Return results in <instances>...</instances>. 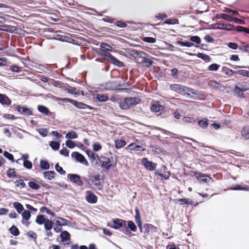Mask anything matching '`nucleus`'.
<instances>
[{
    "label": "nucleus",
    "mask_w": 249,
    "mask_h": 249,
    "mask_svg": "<svg viewBox=\"0 0 249 249\" xmlns=\"http://www.w3.org/2000/svg\"><path fill=\"white\" fill-rule=\"evenodd\" d=\"M61 242L65 245H68L70 243V234L66 231H63L60 234Z\"/></svg>",
    "instance_id": "6e6552de"
},
{
    "label": "nucleus",
    "mask_w": 249,
    "mask_h": 249,
    "mask_svg": "<svg viewBox=\"0 0 249 249\" xmlns=\"http://www.w3.org/2000/svg\"><path fill=\"white\" fill-rule=\"evenodd\" d=\"M183 121L185 123H195L196 122V120L193 117H184L183 118Z\"/></svg>",
    "instance_id": "e2e57ef3"
},
{
    "label": "nucleus",
    "mask_w": 249,
    "mask_h": 249,
    "mask_svg": "<svg viewBox=\"0 0 249 249\" xmlns=\"http://www.w3.org/2000/svg\"><path fill=\"white\" fill-rule=\"evenodd\" d=\"M23 165L25 168L28 169H31L33 166L32 163L28 160L23 161Z\"/></svg>",
    "instance_id": "052dcab7"
},
{
    "label": "nucleus",
    "mask_w": 249,
    "mask_h": 249,
    "mask_svg": "<svg viewBox=\"0 0 249 249\" xmlns=\"http://www.w3.org/2000/svg\"><path fill=\"white\" fill-rule=\"evenodd\" d=\"M100 176L99 174H97L91 176L90 179V181H91L95 186H97L99 189H101V188Z\"/></svg>",
    "instance_id": "2eb2a0df"
},
{
    "label": "nucleus",
    "mask_w": 249,
    "mask_h": 249,
    "mask_svg": "<svg viewBox=\"0 0 249 249\" xmlns=\"http://www.w3.org/2000/svg\"><path fill=\"white\" fill-rule=\"evenodd\" d=\"M47 219L45 218V215L41 214L37 216L36 222L38 225H42L44 224Z\"/></svg>",
    "instance_id": "c85d7f7f"
},
{
    "label": "nucleus",
    "mask_w": 249,
    "mask_h": 249,
    "mask_svg": "<svg viewBox=\"0 0 249 249\" xmlns=\"http://www.w3.org/2000/svg\"><path fill=\"white\" fill-rule=\"evenodd\" d=\"M170 89L171 90L189 98H192V96L190 94L191 93L196 94L193 89L179 84L171 85Z\"/></svg>",
    "instance_id": "f257e3e1"
},
{
    "label": "nucleus",
    "mask_w": 249,
    "mask_h": 249,
    "mask_svg": "<svg viewBox=\"0 0 249 249\" xmlns=\"http://www.w3.org/2000/svg\"><path fill=\"white\" fill-rule=\"evenodd\" d=\"M7 176L9 178H17V174L15 172V169L10 168L7 171Z\"/></svg>",
    "instance_id": "58836bf2"
},
{
    "label": "nucleus",
    "mask_w": 249,
    "mask_h": 249,
    "mask_svg": "<svg viewBox=\"0 0 249 249\" xmlns=\"http://www.w3.org/2000/svg\"><path fill=\"white\" fill-rule=\"evenodd\" d=\"M220 18L229 21H233V17L229 16L226 14H222L220 15Z\"/></svg>",
    "instance_id": "bf43d9fd"
},
{
    "label": "nucleus",
    "mask_w": 249,
    "mask_h": 249,
    "mask_svg": "<svg viewBox=\"0 0 249 249\" xmlns=\"http://www.w3.org/2000/svg\"><path fill=\"white\" fill-rule=\"evenodd\" d=\"M241 133L243 136L245 137L247 139L249 138V127L246 126L242 130Z\"/></svg>",
    "instance_id": "09e8293b"
},
{
    "label": "nucleus",
    "mask_w": 249,
    "mask_h": 249,
    "mask_svg": "<svg viewBox=\"0 0 249 249\" xmlns=\"http://www.w3.org/2000/svg\"><path fill=\"white\" fill-rule=\"evenodd\" d=\"M220 66L217 64L213 63L211 65H210L208 69L209 71H216L218 70Z\"/></svg>",
    "instance_id": "6e6d98bb"
},
{
    "label": "nucleus",
    "mask_w": 249,
    "mask_h": 249,
    "mask_svg": "<svg viewBox=\"0 0 249 249\" xmlns=\"http://www.w3.org/2000/svg\"><path fill=\"white\" fill-rule=\"evenodd\" d=\"M40 167L42 170H48L50 169L49 163L45 160H40Z\"/></svg>",
    "instance_id": "bb28decb"
},
{
    "label": "nucleus",
    "mask_w": 249,
    "mask_h": 249,
    "mask_svg": "<svg viewBox=\"0 0 249 249\" xmlns=\"http://www.w3.org/2000/svg\"><path fill=\"white\" fill-rule=\"evenodd\" d=\"M230 189L231 190H241L249 192V186L248 185L243 184H236L233 187H231Z\"/></svg>",
    "instance_id": "f3484780"
},
{
    "label": "nucleus",
    "mask_w": 249,
    "mask_h": 249,
    "mask_svg": "<svg viewBox=\"0 0 249 249\" xmlns=\"http://www.w3.org/2000/svg\"><path fill=\"white\" fill-rule=\"evenodd\" d=\"M68 178L71 182L76 184L77 186H82L83 185V182L81 179L80 176L78 175L69 174L68 175Z\"/></svg>",
    "instance_id": "39448f33"
},
{
    "label": "nucleus",
    "mask_w": 249,
    "mask_h": 249,
    "mask_svg": "<svg viewBox=\"0 0 249 249\" xmlns=\"http://www.w3.org/2000/svg\"><path fill=\"white\" fill-rule=\"evenodd\" d=\"M140 99L137 97L125 98L124 101L119 103V106L122 109H127L131 106L139 103Z\"/></svg>",
    "instance_id": "f03ea898"
},
{
    "label": "nucleus",
    "mask_w": 249,
    "mask_h": 249,
    "mask_svg": "<svg viewBox=\"0 0 249 249\" xmlns=\"http://www.w3.org/2000/svg\"><path fill=\"white\" fill-rule=\"evenodd\" d=\"M37 109L39 112L45 114L47 116H50L51 112L48 107L42 105H39L37 107Z\"/></svg>",
    "instance_id": "4be33fe9"
},
{
    "label": "nucleus",
    "mask_w": 249,
    "mask_h": 249,
    "mask_svg": "<svg viewBox=\"0 0 249 249\" xmlns=\"http://www.w3.org/2000/svg\"><path fill=\"white\" fill-rule=\"evenodd\" d=\"M88 195L86 196V199L89 203L94 204L97 202V197L92 192L87 191Z\"/></svg>",
    "instance_id": "ddd939ff"
},
{
    "label": "nucleus",
    "mask_w": 249,
    "mask_h": 249,
    "mask_svg": "<svg viewBox=\"0 0 249 249\" xmlns=\"http://www.w3.org/2000/svg\"><path fill=\"white\" fill-rule=\"evenodd\" d=\"M0 103L9 106L11 104V101L6 95L0 94Z\"/></svg>",
    "instance_id": "6ab92c4d"
},
{
    "label": "nucleus",
    "mask_w": 249,
    "mask_h": 249,
    "mask_svg": "<svg viewBox=\"0 0 249 249\" xmlns=\"http://www.w3.org/2000/svg\"><path fill=\"white\" fill-rule=\"evenodd\" d=\"M127 227L126 228L127 229H129L131 231L135 232L137 230V227L135 225L134 222L132 221H127Z\"/></svg>",
    "instance_id": "a878e982"
},
{
    "label": "nucleus",
    "mask_w": 249,
    "mask_h": 249,
    "mask_svg": "<svg viewBox=\"0 0 249 249\" xmlns=\"http://www.w3.org/2000/svg\"><path fill=\"white\" fill-rule=\"evenodd\" d=\"M1 28H0V31L3 32L14 33L17 30L16 27L12 25L4 24L1 26Z\"/></svg>",
    "instance_id": "dca6fc26"
},
{
    "label": "nucleus",
    "mask_w": 249,
    "mask_h": 249,
    "mask_svg": "<svg viewBox=\"0 0 249 249\" xmlns=\"http://www.w3.org/2000/svg\"><path fill=\"white\" fill-rule=\"evenodd\" d=\"M227 46L233 50H236L238 48V44L234 42L228 43Z\"/></svg>",
    "instance_id": "774afa93"
},
{
    "label": "nucleus",
    "mask_w": 249,
    "mask_h": 249,
    "mask_svg": "<svg viewBox=\"0 0 249 249\" xmlns=\"http://www.w3.org/2000/svg\"><path fill=\"white\" fill-rule=\"evenodd\" d=\"M163 106L160 105L158 102L153 104L151 106V110L152 112H158L163 109Z\"/></svg>",
    "instance_id": "aec40b11"
},
{
    "label": "nucleus",
    "mask_w": 249,
    "mask_h": 249,
    "mask_svg": "<svg viewBox=\"0 0 249 249\" xmlns=\"http://www.w3.org/2000/svg\"><path fill=\"white\" fill-rule=\"evenodd\" d=\"M115 147L117 149H120L126 144V142L124 140H118L115 142Z\"/></svg>",
    "instance_id": "473e14b6"
},
{
    "label": "nucleus",
    "mask_w": 249,
    "mask_h": 249,
    "mask_svg": "<svg viewBox=\"0 0 249 249\" xmlns=\"http://www.w3.org/2000/svg\"><path fill=\"white\" fill-rule=\"evenodd\" d=\"M55 169L56 171L59 173L60 175H64L66 174V172L63 170L62 167L59 166L58 163H57L55 165Z\"/></svg>",
    "instance_id": "de8ad7c7"
},
{
    "label": "nucleus",
    "mask_w": 249,
    "mask_h": 249,
    "mask_svg": "<svg viewBox=\"0 0 249 249\" xmlns=\"http://www.w3.org/2000/svg\"><path fill=\"white\" fill-rule=\"evenodd\" d=\"M126 221L119 218H114L112 219V223L108 224V226L110 227L115 229L118 230L123 227H125V231L124 232V233L128 232V230L126 227Z\"/></svg>",
    "instance_id": "7ed1b4c3"
},
{
    "label": "nucleus",
    "mask_w": 249,
    "mask_h": 249,
    "mask_svg": "<svg viewBox=\"0 0 249 249\" xmlns=\"http://www.w3.org/2000/svg\"><path fill=\"white\" fill-rule=\"evenodd\" d=\"M164 24L170 25V24H178V19L176 18L168 19L164 22Z\"/></svg>",
    "instance_id": "864d4df0"
},
{
    "label": "nucleus",
    "mask_w": 249,
    "mask_h": 249,
    "mask_svg": "<svg viewBox=\"0 0 249 249\" xmlns=\"http://www.w3.org/2000/svg\"><path fill=\"white\" fill-rule=\"evenodd\" d=\"M178 201L181 202V204L193 205V202L189 198H180Z\"/></svg>",
    "instance_id": "37998d69"
},
{
    "label": "nucleus",
    "mask_w": 249,
    "mask_h": 249,
    "mask_svg": "<svg viewBox=\"0 0 249 249\" xmlns=\"http://www.w3.org/2000/svg\"><path fill=\"white\" fill-rule=\"evenodd\" d=\"M239 85L240 86H238V85H236L235 86V90H238L239 91L243 92L247 91L249 89V88L247 87V86L244 83L239 84Z\"/></svg>",
    "instance_id": "cd10ccee"
},
{
    "label": "nucleus",
    "mask_w": 249,
    "mask_h": 249,
    "mask_svg": "<svg viewBox=\"0 0 249 249\" xmlns=\"http://www.w3.org/2000/svg\"><path fill=\"white\" fill-rule=\"evenodd\" d=\"M128 148L130 150H135L137 149L139 151H143L144 149H142V147L141 145H137L135 143H131L128 146Z\"/></svg>",
    "instance_id": "a19ab883"
},
{
    "label": "nucleus",
    "mask_w": 249,
    "mask_h": 249,
    "mask_svg": "<svg viewBox=\"0 0 249 249\" xmlns=\"http://www.w3.org/2000/svg\"><path fill=\"white\" fill-rule=\"evenodd\" d=\"M135 213H136V214L135 216V219L136 223L142 222L139 210H138V208H136L135 210Z\"/></svg>",
    "instance_id": "5fc2aeb1"
},
{
    "label": "nucleus",
    "mask_w": 249,
    "mask_h": 249,
    "mask_svg": "<svg viewBox=\"0 0 249 249\" xmlns=\"http://www.w3.org/2000/svg\"><path fill=\"white\" fill-rule=\"evenodd\" d=\"M105 56L108 58L109 60L111 61V63L114 65L118 66L119 67H122L124 66L123 62L120 61L119 60L117 59L114 56H113L110 53H107L105 54Z\"/></svg>",
    "instance_id": "f8f14e48"
},
{
    "label": "nucleus",
    "mask_w": 249,
    "mask_h": 249,
    "mask_svg": "<svg viewBox=\"0 0 249 249\" xmlns=\"http://www.w3.org/2000/svg\"><path fill=\"white\" fill-rule=\"evenodd\" d=\"M142 163L146 169L150 171L155 170L157 167L156 163L148 160L146 158L142 159Z\"/></svg>",
    "instance_id": "0eeeda50"
},
{
    "label": "nucleus",
    "mask_w": 249,
    "mask_h": 249,
    "mask_svg": "<svg viewBox=\"0 0 249 249\" xmlns=\"http://www.w3.org/2000/svg\"><path fill=\"white\" fill-rule=\"evenodd\" d=\"M3 156L9 160H14V159L13 155L12 154L8 152L7 151H4L3 152Z\"/></svg>",
    "instance_id": "680f3d73"
},
{
    "label": "nucleus",
    "mask_w": 249,
    "mask_h": 249,
    "mask_svg": "<svg viewBox=\"0 0 249 249\" xmlns=\"http://www.w3.org/2000/svg\"><path fill=\"white\" fill-rule=\"evenodd\" d=\"M195 176L200 182L207 183L210 180H212V178L200 172H196Z\"/></svg>",
    "instance_id": "9b49d317"
},
{
    "label": "nucleus",
    "mask_w": 249,
    "mask_h": 249,
    "mask_svg": "<svg viewBox=\"0 0 249 249\" xmlns=\"http://www.w3.org/2000/svg\"><path fill=\"white\" fill-rule=\"evenodd\" d=\"M93 158H90V160L93 164L96 166L99 165L100 162H101V160L99 157V156L97 154H94V156L93 157Z\"/></svg>",
    "instance_id": "7c9ffc66"
},
{
    "label": "nucleus",
    "mask_w": 249,
    "mask_h": 249,
    "mask_svg": "<svg viewBox=\"0 0 249 249\" xmlns=\"http://www.w3.org/2000/svg\"><path fill=\"white\" fill-rule=\"evenodd\" d=\"M93 150L94 151L97 152L100 150L102 148L101 144L98 142L94 143L93 145Z\"/></svg>",
    "instance_id": "0e129e2a"
},
{
    "label": "nucleus",
    "mask_w": 249,
    "mask_h": 249,
    "mask_svg": "<svg viewBox=\"0 0 249 249\" xmlns=\"http://www.w3.org/2000/svg\"><path fill=\"white\" fill-rule=\"evenodd\" d=\"M190 40L191 41L195 42L198 45L200 44L201 41L200 37L197 36H191L190 38Z\"/></svg>",
    "instance_id": "49530a36"
},
{
    "label": "nucleus",
    "mask_w": 249,
    "mask_h": 249,
    "mask_svg": "<svg viewBox=\"0 0 249 249\" xmlns=\"http://www.w3.org/2000/svg\"><path fill=\"white\" fill-rule=\"evenodd\" d=\"M142 40L145 42L154 43L156 42V38L152 37H144Z\"/></svg>",
    "instance_id": "603ef678"
},
{
    "label": "nucleus",
    "mask_w": 249,
    "mask_h": 249,
    "mask_svg": "<svg viewBox=\"0 0 249 249\" xmlns=\"http://www.w3.org/2000/svg\"><path fill=\"white\" fill-rule=\"evenodd\" d=\"M97 100L100 102H104L108 100L107 95L102 94H98L96 95Z\"/></svg>",
    "instance_id": "c756f323"
},
{
    "label": "nucleus",
    "mask_w": 249,
    "mask_h": 249,
    "mask_svg": "<svg viewBox=\"0 0 249 249\" xmlns=\"http://www.w3.org/2000/svg\"><path fill=\"white\" fill-rule=\"evenodd\" d=\"M198 125L202 128H206L209 125V120L207 118L198 121Z\"/></svg>",
    "instance_id": "393cba45"
},
{
    "label": "nucleus",
    "mask_w": 249,
    "mask_h": 249,
    "mask_svg": "<svg viewBox=\"0 0 249 249\" xmlns=\"http://www.w3.org/2000/svg\"><path fill=\"white\" fill-rule=\"evenodd\" d=\"M16 187L23 188L25 187L26 184L22 179H18L15 181Z\"/></svg>",
    "instance_id": "a18cd8bd"
},
{
    "label": "nucleus",
    "mask_w": 249,
    "mask_h": 249,
    "mask_svg": "<svg viewBox=\"0 0 249 249\" xmlns=\"http://www.w3.org/2000/svg\"><path fill=\"white\" fill-rule=\"evenodd\" d=\"M235 74H239L243 76L249 77V71L245 70H240L235 71Z\"/></svg>",
    "instance_id": "c03bdc74"
},
{
    "label": "nucleus",
    "mask_w": 249,
    "mask_h": 249,
    "mask_svg": "<svg viewBox=\"0 0 249 249\" xmlns=\"http://www.w3.org/2000/svg\"><path fill=\"white\" fill-rule=\"evenodd\" d=\"M66 145L70 149H72L76 146L74 142L71 140L66 141Z\"/></svg>",
    "instance_id": "4d7b16f0"
},
{
    "label": "nucleus",
    "mask_w": 249,
    "mask_h": 249,
    "mask_svg": "<svg viewBox=\"0 0 249 249\" xmlns=\"http://www.w3.org/2000/svg\"><path fill=\"white\" fill-rule=\"evenodd\" d=\"M17 110L20 114L26 116H30L33 113L31 108L23 107L20 105L17 106Z\"/></svg>",
    "instance_id": "1a4fd4ad"
},
{
    "label": "nucleus",
    "mask_w": 249,
    "mask_h": 249,
    "mask_svg": "<svg viewBox=\"0 0 249 249\" xmlns=\"http://www.w3.org/2000/svg\"><path fill=\"white\" fill-rule=\"evenodd\" d=\"M177 44L183 47H191L194 46V43L189 41H178Z\"/></svg>",
    "instance_id": "72a5a7b5"
},
{
    "label": "nucleus",
    "mask_w": 249,
    "mask_h": 249,
    "mask_svg": "<svg viewBox=\"0 0 249 249\" xmlns=\"http://www.w3.org/2000/svg\"><path fill=\"white\" fill-rule=\"evenodd\" d=\"M215 27H214V29H219V30H224L225 27V24L224 23H217L214 25Z\"/></svg>",
    "instance_id": "69168bd1"
},
{
    "label": "nucleus",
    "mask_w": 249,
    "mask_h": 249,
    "mask_svg": "<svg viewBox=\"0 0 249 249\" xmlns=\"http://www.w3.org/2000/svg\"><path fill=\"white\" fill-rule=\"evenodd\" d=\"M29 186L32 189L37 190L40 188L39 185L34 181H30L28 183Z\"/></svg>",
    "instance_id": "8fccbe9b"
},
{
    "label": "nucleus",
    "mask_w": 249,
    "mask_h": 249,
    "mask_svg": "<svg viewBox=\"0 0 249 249\" xmlns=\"http://www.w3.org/2000/svg\"><path fill=\"white\" fill-rule=\"evenodd\" d=\"M23 218L26 220H28L31 217L30 212L28 210H25L22 213Z\"/></svg>",
    "instance_id": "3c124183"
},
{
    "label": "nucleus",
    "mask_w": 249,
    "mask_h": 249,
    "mask_svg": "<svg viewBox=\"0 0 249 249\" xmlns=\"http://www.w3.org/2000/svg\"><path fill=\"white\" fill-rule=\"evenodd\" d=\"M72 104L78 109H86L88 108L90 110H92L94 109V107L91 106L74 100L72 101Z\"/></svg>",
    "instance_id": "9d476101"
},
{
    "label": "nucleus",
    "mask_w": 249,
    "mask_h": 249,
    "mask_svg": "<svg viewBox=\"0 0 249 249\" xmlns=\"http://www.w3.org/2000/svg\"><path fill=\"white\" fill-rule=\"evenodd\" d=\"M78 137L77 134L74 131H69L66 135L65 138L69 140L76 139Z\"/></svg>",
    "instance_id": "2f4dec72"
},
{
    "label": "nucleus",
    "mask_w": 249,
    "mask_h": 249,
    "mask_svg": "<svg viewBox=\"0 0 249 249\" xmlns=\"http://www.w3.org/2000/svg\"><path fill=\"white\" fill-rule=\"evenodd\" d=\"M55 174V172L53 171H48L43 173V176L45 179L51 180L54 178Z\"/></svg>",
    "instance_id": "412c9836"
},
{
    "label": "nucleus",
    "mask_w": 249,
    "mask_h": 249,
    "mask_svg": "<svg viewBox=\"0 0 249 249\" xmlns=\"http://www.w3.org/2000/svg\"><path fill=\"white\" fill-rule=\"evenodd\" d=\"M53 38L55 40L64 42H69L70 38L66 36L56 35L53 36Z\"/></svg>",
    "instance_id": "5701e85b"
},
{
    "label": "nucleus",
    "mask_w": 249,
    "mask_h": 249,
    "mask_svg": "<svg viewBox=\"0 0 249 249\" xmlns=\"http://www.w3.org/2000/svg\"><path fill=\"white\" fill-rule=\"evenodd\" d=\"M239 50L245 52H249V45L243 43L242 45L239 47Z\"/></svg>",
    "instance_id": "13d9d810"
},
{
    "label": "nucleus",
    "mask_w": 249,
    "mask_h": 249,
    "mask_svg": "<svg viewBox=\"0 0 249 249\" xmlns=\"http://www.w3.org/2000/svg\"><path fill=\"white\" fill-rule=\"evenodd\" d=\"M135 54L140 57L142 58L141 62L144 66L148 68L152 65L153 61L149 58H146V55L147 54L143 52L136 51Z\"/></svg>",
    "instance_id": "20e7f679"
},
{
    "label": "nucleus",
    "mask_w": 249,
    "mask_h": 249,
    "mask_svg": "<svg viewBox=\"0 0 249 249\" xmlns=\"http://www.w3.org/2000/svg\"><path fill=\"white\" fill-rule=\"evenodd\" d=\"M196 56L197 57L206 61H210L211 60V57L208 55L203 53H198Z\"/></svg>",
    "instance_id": "e433bc0d"
},
{
    "label": "nucleus",
    "mask_w": 249,
    "mask_h": 249,
    "mask_svg": "<svg viewBox=\"0 0 249 249\" xmlns=\"http://www.w3.org/2000/svg\"><path fill=\"white\" fill-rule=\"evenodd\" d=\"M9 231L11 234L14 236H18L19 234L18 229L14 225L12 226L10 229Z\"/></svg>",
    "instance_id": "4c0bfd02"
},
{
    "label": "nucleus",
    "mask_w": 249,
    "mask_h": 249,
    "mask_svg": "<svg viewBox=\"0 0 249 249\" xmlns=\"http://www.w3.org/2000/svg\"><path fill=\"white\" fill-rule=\"evenodd\" d=\"M13 205L17 212L19 213H20L24 209L22 205L18 202H15Z\"/></svg>",
    "instance_id": "f704fd0d"
},
{
    "label": "nucleus",
    "mask_w": 249,
    "mask_h": 249,
    "mask_svg": "<svg viewBox=\"0 0 249 249\" xmlns=\"http://www.w3.org/2000/svg\"><path fill=\"white\" fill-rule=\"evenodd\" d=\"M222 71L228 76H232L233 74L235 73V71L230 69L227 67L223 68Z\"/></svg>",
    "instance_id": "79ce46f5"
},
{
    "label": "nucleus",
    "mask_w": 249,
    "mask_h": 249,
    "mask_svg": "<svg viewBox=\"0 0 249 249\" xmlns=\"http://www.w3.org/2000/svg\"><path fill=\"white\" fill-rule=\"evenodd\" d=\"M44 224L45 230L50 231L53 228V223L51 220L47 219Z\"/></svg>",
    "instance_id": "c9c22d12"
},
{
    "label": "nucleus",
    "mask_w": 249,
    "mask_h": 249,
    "mask_svg": "<svg viewBox=\"0 0 249 249\" xmlns=\"http://www.w3.org/2000/svg\"><path fill=\"white\" fill-rule=\"evenodd\" d=\"M49 145L53 150H57L60 147V143L58 142L52 141L50 142Z\"/></svg>",
    "instance_id": "ea45409f"
},
{
    "label": "nucleus",
    "mask_w": 249,
    "mask_h": 249,
    "mask_svg": "<svg viewBox=\"0 0 249 249\" xmlns=\"http://www.w3.org/2000/svg\"><path fill=\"white\" fill-rule=\"evenodd\" d=\"M71 156L72 158H74L77 161L83 164L86 166H89V164L88 161L82 154L77 152H73Z\"/></svg>",
    "instance_id": "423d86ee"
},
{
    "label": "nucleus",
    "mask_w": 249,
    "mask_h": 249,
    "mask_svg": "<svg viewBox=\"0 0 249 249\" xmlns=\"http://www.w3.org/2000/svg\"><path fill=\"white\" fill-rule=\"evenodd\" d=\"M60 154L65 157H68L69 156V151L67 150L66 147H63L60 151Z\"/></svg>",
    "instance_id": "338daca9"
},
{
    "label": "nucleus",
    "mask_w": 249,
    "mask_h": 249,
    "mask_svg": "<svg viewBox=\"0 0 249 249\" xmlns=\"http://www.w3.org/2000/svg\"><path fill=\"white\" fill-rule=\"evenodd\" d=\"M100 163L101 164V166L103 168V171L105 172H108L112 165L110 159L109 158H107L106 160L102 161L101 160Z\"/></svg>",
    "instance_id": "4468645a"
},
{
    "label": "nucleus",
    "mask_w": 249,
    "mask_h": 249,
    "mask_svg": "<svg viewBox=\"0 0 249 249\" xmlns=\"http://www.w3.org/2000/svg\"><path fill=\"white\" fill-rule=\"evenodd\" d=\"M144 228V233L149 234L153 231H155L157 228L151 224H145L143 226Z\"/></svg>",
    "instance_id": "a211bd4d"
},
{
    "label": "nucleus",
    "mask_w": 249,
    "mask_h": 249,
    "mask_svg": "<svg viewBox=\"0 0 249 249\" xmlns=\"http://www.w3.org/2000/svg\"><path fill=\"white\" fill-rule=\"evenodd\" d=\"M100 47L102 52H111L112 50V47L106 43H102L100 44Z\"/></svg>",
    "instance_id": "b1692460"
}]
</instances>
